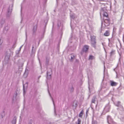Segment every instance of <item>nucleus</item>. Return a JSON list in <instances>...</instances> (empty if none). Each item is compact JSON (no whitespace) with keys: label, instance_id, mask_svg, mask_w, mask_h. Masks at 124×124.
<instances>
[{"label":"nucleus","instance_id":"c85d7f7f","mask_svg":"<svg viewBox=\"0 0 124 124\" xmlns=\"http://www.w3.org/2000/svg\"><path fill=\"white\" fill-rule=\"evenodd\" d=\"M7 28H8L7 27H5V30H8V29Z\"/></svg>","mask_w":124,"mask_h":124},{"label":"nucleus","instance_id":"c756f323","mask_svg":"<svg viewBox=\"0 0 124 124\" xmlns=\"http://www.w3.org/2000/svg\"><path fill=\"white\" fill-rule=\"evenodd\" d=\"M107 112H106L105 113H104V112H103L102 113V114L104 115V114L106 113Z\"/></svg>","mask_w":124,"mask_h":124},{"label":"nucleus","instance_id":"cd10ccee","mask_svg":"<svg viewBox=\"0 0 124 124\" xmlns=\"http://www.w3.org/2000/svg\"><path fill=\"white\" fill-rule=\"evenodd\" d=\"M60 24H59V22L58 24V27H60L61 26V23L60 22H59Z\"/></svg>","mask_w":124,"mask_h":124},{"label":"nucleus","instance_id":"58836bf2","mask_svg":"<svg viewBox=\"0 0 124 124\" xmlns=\"http://www.w3.org/2000/svg\"><path fill=\"white\" fill-rule=\"evenodd\" d=\"M7 57V56H5V58H6V57Z\"/></svg>","mask_w":124,"mask_h":124},{"label":"nucleus","instance_id":"f3484780","mask_svg":"<svg viewBox=\"0 0 124 124\" xmlns=\"http://www.w3.org/2000/svg\"><path fill=\"white\" fill-rule=\"evenodd\" d=\"M69 90L71 92H72L73 91L74 89L72 86H71V87H69Z\"/></svg>","mask_w":124,"mask_h":124},{"label":"nucleus","instance_id":"2eb2a0df","mask_svg":"<svg viewBox=\"0 0 124 124\" xmlns=\"http://www.w3.org/2000/svg\"><path fill=\"white\" fill-rule=\"evenodd\" d=\"M94 59V57L92 55H90L89 56V60H93Z\"/></svg>","mask_w":124,"mask_h":124},{"label":"nucleus","instance_id":"9b49d317","mask_svg":"<svg viewBox=\"0 0 124 124\" xmlns=\"http://www.w3.org/2000/svg\"><path fill=\"white\" fill-rule=\"evenodd\" d=\"M28 70L26 69L23 75V76L24 77L26 78L27 77L28 73Z\"/></svg>","mask_w":124,"mask_h":124},{"label":"nucleus","instance_id":"5701e85b","mask_svg":"<svg viewBox=\"0 0 124 124\" xmlns=\"http://www.w3.org/2000/svg\"><path fill=\"white\" fill-rule=\"evenodd\" d=\"M74 55H72L71 56V60L72 61L74 59Z\"/></svg>","mask_w":124,"mask_h":124},{"label":"nucleus","instance_id":"1a4fd4ad","mask_svg":"<svg viewBox=\"0 0 124 124\" xmlns=\"http://www.w3.org/2000/svg\"><path fill=\"white\" fill-rule=\"evenodd\" d=\"M114 39L112 37L110 39H108V40L109 42L111 44L114 43Z\"/></svg>","mask_w":124,"mask_h":124},{"label":"nucleus","instance_id":"f704fd0d","mask_svg":"<svg viewBox=\"0 0 124 124\" xmlns=\"http://www.w3.org/2000/svg\"><path fill=\"white\" fill-rule=\"evenodd\" d=\"M9 56H10V55H8V59H9Z\"/></svg>","mask_w":124,"mask_h":124},{"label":"nucleus","instance_id":"4be33fe9","mask_svg":"<svg viewBox=\"0 0 124 124\" xmlns=\"http://www.w3.org/2000/svg\"><path fill=\"white\" fill-rule=\"evenodd\" d=\"M97 123L96 121L95 120H93L92 122V124H97Z\"/></svg>","mask_w":124,"mask_h":124},{"label":"nucleus","instance_id":"c03bdc74","mask_svg":"<svg viewBox=\"0 0 124 124\" xmlns=\"http://www.w3.org/2000/svg\"><path fill=\"white\" fill-rule=\"evenodd\" d=\"M87 37L88 38V35L87 36Z\"/></svg>","mask_w":124,"mask_h":124},{"label":"nucleus","instance_id":"6e6552de","mask_svg":"<svg viewBox=\"0 0 124 124\" xmlns=\"http://www.w3.org/2000/svg\"><path fill=\"white\" fill-rule=\"evenodd\" d=\"M110 85L112 86H116L117 84V83L113 81H110Z\"/></svg>","mask_w":124,"mask_h":124},{"label":"nucleus","instance_id":"79ce46f5","mask_svg":"<svg viewBox=\"0 0 124 124\" xmlns=\"http://www.w3.org/2000/svg\"><path fill=\"white\" fill-rule=\"evenodd\" d=\"M26 84L27 85V83H26Z\"/></svg>","mask_w":124,"mask_h":124},{"label":"nucleus","instance_id":"ddd939ff","mask_svg":"<svg viewBox=\"0 0 124 124\" xmlns=\"http://www.w3.org/2000/svg\"><path fill=\"white\" fill-rule=\"evenodd\" d=\"M96 100V97L95 96H94L92 99V103H95V101Z\"/></svg>","mask_w":124,"mask_h":124},{"label":"nucleus","instance_id":"6ab92c4d","mask_svg":"<svg viewBox=\"0 0 124 124\" xmlns=\"http://www.w3.org/2000/svg\"><path fill=\"white\" fill-rule=\"evenodd\" d=\"M83 111L82 110L79 115V117H80L81 118L83 115Z\"/></svg>","mask_w":124,"mask_h":124},{"label":"nucleus","instance_id":"f03ea898","mask_svg":"<svg viewBox=\"0 0 124 124\" xmlns=\"http://www.w3.org/2000/svg\"><path fill=\"white\" fill-rule=\"evenodd\" d=\"M91 40L92 46L94 47H96V42L95 40V37L92 35H90Z\"/></svg>","mask_w":124,"mask_h":124},{"label":"nucleus","instance_id":"de8ad7c7","mask_svg":"<svg viewBox=\"0 0 124 124\" xmlns=\"http://www.w3.org/2000/svg\"><path fill=\"white\" fill-rule=\"evenodd\" d=\"M81 54H82V52H81Z\"/></svg>","mask_w":124,"mask_h":124},{"label":"nucleus","instance_id":"c9c22d12","mask_svg":"<svg viewBox=\"0 0 124 124\" xmlns=\"http://www.w3.org/2000/svg\"><path fill=\"white\" fill-rule=\"evenodd\" d=\"M123 5L124 7V1L123 2Z\"/></svg>","mask_w":124,"mask_h":124},{"label":"nucleus","instance_id":"37998d69","mask_svg":"<svg viewBox=\"0 0 124 124\" xmlns=\"http://www.w3.org/2000/svg\"><path fill=\"white\" fill-rule=\"evenodd\" d=\"M13 6V5H11V7H12Z\"/></svg>","mask_w":124,"mask_h":124},{"label":"nucleus","instance_id":"dca6fc26","mask_svg":"<svg viewBox=\"0 0 124 124\" xmlns=\"http://www.w3.org/2000/svg\"><path fill=\"white\" fill-rule=\"evenodd\" d=\"M47 78L48 79H50V78L51 77V74H49L48 72L47 71Z\"/></svg>","mask_w":124,"mask_h":124},{"label":"nucleus","instance_id":"aec40b11","mask_svg":"<svg viewBox=\"0 0 124 124\" xmlns=\"http://www.w3.org/2000/svg\"><path fill=\"white\" fill-rule=\"evenodd\" d=\"M115 51L112 50L110 53V56H111L115 54Z\"/></svg>","mask_w":124,"mask_h":124},{"label":"nucleus","instance_id":"a211bd4d","mask_svg":"<svg viewBox=\"0 0 124 124\" xmlns=\"http://www.w3.org/2000/svg\"><path fill=\"white\" fill-rule=\"evenodd\" d=\"M81 122V120L78 118V119L77 122H76V124H80Z\"/></svg>","mask_w":124,"mask_h":124},{"label":"nucleus","instance_id":"49530a36","mask_svg":"<svg viewBox=\"0 0 124 124\" xmlns=\"http://www.w3.org/2000/svg\"><path fill=\"white\" fill-rule=\"evenodd\" d=\"M48 92L49 93V91L48 90Z\"/></svg>","mask_w":124,"mask_h":124},{"label":"nucleus","instance_id":"e433bc0d","mask_svg":"<svg viewBox=\"0 0 124 124\" xmlns=\"http://www.w3.org/2000/svg\"><path fill=\"white\" fill-rule=\"evenodd\" d=\"M40 76H39V77H38V79H39V78H40Z\"/></svg>","mask_w":124,"mask_h":124},{"label":"nucleus","instance_id":"9d476101","mask_svg":"<svg viewBox=\"0 0 124 124\" xmlns=\"http://www.w3.org/2000/svg\"><path fill=\"white\" fill-rule=\"evenodd\" d=\"M77 102L76 101H74L72 105V106L73 107V108L75 109H76V107L77 106Z\"/></svg>","mask_w":124,"mask_h":124},{"label":"nucleus","instance_id":"412c9836","mask_svg":"<svg viewBox=\"0 0 124 124\" xmlns=\"http://www.w3.org/2000/svg\"><path fill=\"white\" fill-rule=\"evenodd\" d=\"M102 84H103L105 86H106L107 85V83L106 82V81H104L103 80V81H102Z\"/></svg>","mask_w":124,"mask_h":124},{"label":"nucleus","instance_id":"7c9ffc66","mask_svg":"<svg viewBox=\"0 0 124 124\" xmlns=\"http://www.w3.org/2000/svg\"><path fill=\"white\" fill-rule=\"evenodd\" d=\"M11 10L9 8L8 10V12H9L10 11H11Z\"/></svg>","mask_w":124,"mask_h":124},{"label":"nucleus","instance_id":"8fccbe9b","mask_svg":"<svg viewBox=\"0 0 124 124\" xmlns=\"http://www.w3.org/2000/svg\"><path fill=\"white\" fill-rule=\"evenodd\" d=\"M21 8H22V7H21ZM21 9H22V8H21Z\"/></svg>","mask_w":124,"mask_h":124},{"label":"nucleus","instance_id":"393cba45","mask_svg":"<svg viewBox=\"0 0 124 124\" xmlns=\"http://www.w3.org/2000/svg\"><path fill=\"white\" fill-rule=\"evenodd\" d=\"M16 119H13V120L12 121V122L13 123H14L15 124L16 123Z\"/></svg>","mask_w":124,"mask_h":124},{"label":"nucleus","instance_id":"2f4dec72","mask_svg":"<svg viewBox=\"0 0 124 124\" xmlns=\"http://www.w3.org/2000/svg\"><path fill=\"white\" fill-rule=\"evenodd\" d=\"M54 113L55 114H56V112H55V108L54 107ZM55 115H56V114H55Z\"/></svg>","mask_w":124,"mask_h":124},{"label":"nucleus","instance_id":"7ed1b4c3","mask_svg":"<svg viewBox=\"0 0 124 124\" xmlns=\"http://www.w3.org/2000/svg\"><path fill=\"white\" fill-rule=\"evenodd\" d=\"M107 122L109 124H116V123L114 122L109 116H107Z\"/></svg>","mask_w":124,"mask_h":124},{"label":"nucleus","instance_id":"f257e3e1","mask_svg":"<svg viewBox=\"0 0 124 124\" xmlns=\"http://www.w3.org/2000/svg\"><path fill=\"white\" fill-rule=\"evenodd\" d=\"M92 71L90 70H89L87 71V74L88 77L89 79V89L90 91V87L91 86H92L93 84V78L92 75Z\"/></svg>","mask_w":124,"mask_h":124},{"label":"nucleus","instance_id":"72a5a7b5","mask_svg":"<svg viewBox=\"0 0 124 124\" xmlns=\"http://www.w3.org/2000/svg\"><path fill=\"white\" fill-rule=\"evenodd\" d=\"M23 46V45H22V46H21L20 47V50H21V49L22 48V47Z\"/></svg>","mask_w":124,"mask_h":124},{"label":"nucleus","instance_id":"0eeeda50","mask_svg":"<svg viewBox=\"0 0 124 124\" xmlns=\"http://www.w3.org/2000/svg\"><path fill=\"white\" fill-rule=\"evenodd\" d=\"M110 31H109L108 30L106 31L103 34V35L104 36H108L110 34Z\"/></svg>","mask_w":124,"mask_h":124},{"label":"nucleus","instance_id":"f8f14e48","mask_svg":"<svg viewBox=\"0 0 124 124\" xmlns=\"http://www.w3.org/2000/svg\"><path fill=\"white\" fill-rule=\"evenodd\" d=\"M120 102L118 101L117 102L115 103V104L116 106L119 107L121 105L120 104Z\"/></svg>","mask_w":124,"mask_h":124},{"label":"nucleus","instance_id":"20e7f679","mask_svg":"<svg viewBox=\"0 0 124 124\" xmlns=\"http://www.w3.org/2000/svg\"><path fill=\"white\" fill-rule=\"evenodd\" d=\"M70 18H71V19H73L75 18V14H74L72 13H70ZM70 26H71V29L72 30L73 28V26L72 25L71 21V23H70Z\"/></svg>","mask_w":124,"mask_h":124},{"label":"nucleus","instance_id":"4c0bfd02","mask_svg":"<svg viewBox=\"0 0 124 124\" xmlns=\"http://www.w3.org/2000/svg\"><path fill=\"white\" fill-rule=\"evenodd\" d=\"M106 108H107V107H105V108H104V110H105V109Z\"/></svg>","mask_w":124,"mask_h":124},{"label":"nucleus","instance_id":"bb28decb","mask_svg":"<svg viewBox=\"0 0 124 124\" xmlns=\"http://www.w3.org/2000/svg\"><path fill=\"white\" fill-rule=\"evenodd\" d=\"M23 93L24 94V93H25V90H24V85L23 84Z\"/></svg>","mask_w":124,"mask_h":124},{"label":"nucleus","instance_id":"a18cd8bd","mask_svg":"<svg viewBox=\"0 0 124 124\" xmlns=\"http://www.w3.org/2000/svg\"><path fill=\"white\" fill-rule=\"evenodd\" d=\"M102 44L103 45V43H102Z\"/></svg>","mask_w":124,"mask_h":124},{"label":"nucleus","instance_id":"a878e982","mask_svg":"<svg viewBox=\"0 0 124 124\" xmlns=\"http://www.w3.org/2000/svg\"><path fill=\"white\" fill-rule=\"evenodd\" d=\"M37 28V26H34V27H33V30H36V29Z\"/></svg>","mask_w":124,"mask_h":124},{"label":"nucleus","instance_id":"a19ab883","mask_svg":"<svg viewBox=\"0 0 124 124\" xmlns=\"http://www.w3.org/2000/svg\"><path fill=\"white\" fill-rule=\"evenodd\" d=\"M50 71H51V73H51V72H52V70H50Z\"/></svg>","mask_w":124,"mask_h":124},{"label":"nucleus","instance_id":"b1692460","mask_svg":"<svg viewBox=\"0 0 124 124\" xmlns=\"http://www.w3.org/2000/svg\"><path fill=\"white\" fill-rule=\"evenodd\" d=\"M106 21L108 23L109 22V19H105L104 21L105 22Z\"/></svg>","mask_w":124,"mask_h":124},{"label":"nucleus","instance_id":"ea45409f","mask_svg":"<svg viewBox=\"0 0 124 124\" xmlns=\"http://www.w3.org/2000/svg\"><path fill=\"white\" fill-rule=\"evenodd\" d=\"M100 16H101V12H100Z\"/></svg>","mask_w":124,"mask_h":124},{"label":"nucleus","instance_id":"473e14b6","mask_svg":"<svg viewBox=\"0 0 124 124\" xmlns=\"http://www.w3.org/2000/svg\"><path fill=\"white\" fill-rule=\"evenodd\" d=\"M52 101H53V102L54 105V102L53 100V99H52Z\"/></svg>","mask_w":124,"mask_h":124},{"label":"nucleus","instance_id":"39448f33","mask_svg":"<svg viewBox=\"0 0 124 124\" xmlns=\"http://www.w3.org/2000/svg\"><path fill=\"white\" fill-rule=\"evenodd\" d=\"M104 8H101V11H102L103 12V16L104 17L108 18V13L106 12H104Z\"/></svg>","mask_w":124,"mask_h":124},{"label":"nucleus","instance_id":"4468645a","mask_svg":"<svg viewBox=\"0 0 124 124\" xmlns=\"http://www.w3.org/2000/svg\"><path fill=\"white\" fill-rule=\"evenodd\" d=\"M117 109L122 111H123L124 110V108L122 105L120 106L119 107L117 108Z\"/></svg>","mask_w":124,"mask_h":124},{"label":"nucleus","instance_id":"09e8293b","mask_svg":"<svg viewBox=\"0 0 124 124\" xmlns=\"http://www.w3.org/2000/svg\"><path fill=\"white\" fill-rule=\"evenodd\" d=\"M103 48H104V47H103Z\"/></svg>","mask_w":124,"mask_h":124},{"label":"nucleus","instance_id":"423d86ee","mask_svg":"<svg viewBox=\"0 0 124 124\" xmlns=\"http://www.w3.org/2000/svg\"><path fill=\"white\" fill-rule=\"evenodd\" d=\"M89 47L87 46H85L83 47V52H86L89 49Z\"/></svg>","mask_w":124,"mask_h":124}]
</instances>
